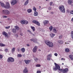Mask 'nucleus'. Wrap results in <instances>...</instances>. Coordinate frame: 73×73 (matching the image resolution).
Returning a JSON list of instances; mask_svg holds the SVG:
<instances>
[{
  "instance_id": "2eb2a0df",
  "label": "nucleus",
  "mask_w": 73,
  "mask_h": 73,
  "mask_svg": "<svg viewBox=\"0 0 73 73\" xmlns=\"http://www.w3.org/2000/svg\"><path fill=\"white\" fill-rule=\"evenodd\" d=\"M43 23L44 25H46V24H48L49 23V21L47 20H44L43 21Z\"/></svg>"
},
{
  "instance_id": "774afa93",
  "label": "nucleus",
  "mask_w": 73,
  "mask_h": 73,
  "mask_svg": "<svg viewBox=\"0 0 73 73\" xmlns=\"http://www.w3.org/2000/svg\"><path fill=\"white\" fill-rule=\"evenodd\" d=\"M39 50V51H41V50Z\"/></svg>"
},
{
  "instance_id": "a878e982",
  "label": "nucleus",
  "mask_w": 73,
  "mask_h": 73,
  "mask_svg": "<svg viewBox=\"0 0 73 73\" xmlns=\"http://www.w3.org/2000/svg\"><path fill=\"white\" fill-rule=\"evenodd\" d=\"M31 28L32 29L33 32H34V31H35V27H34L31 26Z\"/></svg>"
},
{
  "instance_id": "4c0bfd02",
  "label": "nucleus",
  "mask_w": 73,
  "mask_h": 73,
  "mask_svg": "<svg viewBox=\"0 0 73 73\" xmlns=\"http://www.w3.org/2000/svg\"><path fill=\"white\" fill-rule=\"evenodd\" d=\"M10 28V26H7V27H5V29H9V28Z\"/></svg>"
},
{
  "instance_id": "e433bc0d",
  "label": "nucleus",
  "mask_w": 73,
  "mask_h": 73,
  "mask_svg": "<svg viewBox=\"0 0 73 73\" xmlns=\"http://www.w3.org/2000/svg\"><path fill=\"white\" fill-rule=\"evenodd\" d=\"M2 17L3 18H7V17H8L7 16L3 15V16H2Z\"/></svg>"
},
{
  "instance_id": "09e8293b",
  "label": "nucleus",
  "mask_w": 73,
  "mask_h": 73,
  "mask_svg": "<svg viewBox=\"0 0 73 73\" xmlns=\"http://www.w3.org/2000/svg\"><path fill=\"white\" fill-rule=\"evenodd\" d=\"M36 73H41V71L38 70L37 71Z\"/></svg>"
},
{
  "instance_id": "4468645a",
  "label": "nucleus",
  "mask_w": 73,
  "mask_h": 73,
  "mask_svg": "<svg viewBox=\"0 0 73 73\" xmlns=\"http://www.w3.org/2000/svg\"><path fill=\"white\" fill-rule=\"evenodd\" d=\"M24 61L25 63L27 65H28L29 64V62H31V61L29 60H25Z\"/></svg>"
},
{
  "instance_id": "f8f14e48",
  "label": "nucleus",
  "mask_w": 73,
  "mask_h": 73,
  "mask_svg": "<svg viewBox=\"0 0 73 73\" xmlns=\"http://www.w3.org/2000/svg\"><path fill=\"white\" fill-rule=\"evenodd\" d=\"M3 36H5V37H8V35L5 32H3Z\"/></svg>"
},
{
  "instance_id": "20e7f679",
  "label": "nucleus",
  "mask_w": 73,
  "mask_h": 73,
  "mask_svg": "<svg viewBox=\"0 0 73 73\" xmlns=\"http://www.w3.org/2000/svg\"><path fill=\"white\" fill-rule=\"evenodd\" d=\"M59 10L62 13H65V7L63 5H62L59 6Z\"/></svg>"
},
{
  "instance_id": "412c9836",
  "label": "nucleus",
  "mask_w": 73,
  "mask_h": 73,
  "mask_svg": "<svg viewBox=\"0 0 73 73\" xmlns=\"http://www.w3.org/2000/svg\"><path fill=\"white\" fill-rule=\"evenodd\" d=\"M27 12L29 13H30L31 12H32V10L31 9H28L27 10Z\"/></svg>"
},
{
  "instance_id": "8fccbe9b",
  "label": "nucleus",
  "mask_w": 73,
  "mask_h": 73,
  "mask_svg": "<svg viewBox=\"0 0 73 73\" xmlns=\"http://www.w3.org/2000/svg\"><path fill=\"white\" fill-rule=\"evenodd\" d=\"M54 55L55 56H57V55H58V54H57V53H55L54 54Z\"/></svg>"
},
{
  "instance_id": "a211bd4d",
  "label": "nucleus",
  "mask_w": 73,
  "mask_h": 73,
  "mask_svg": "<svg viewBox=\"0 0 73 73\" xmlns=\"http://www.w3.org/2000/svg\"><path fill=\"white\" fill-rule=\"evenodd\" d=\"M15 49H16V48L15 47H14L12 48L11 49V52L12 53H13L15 52Z\"/></svg>"
},
{
  "instance_id": "1a4fd4ad",
  "label": "nucleus",
  "mask_w": 73,
  "mask_h": 73,
  "mask_svg": "<svg viewBox=\"0 0 73 73\" xmlns=\"http://www.w3.org/2000/svg\"><path fill=\"white\" fill-rule=\"evenodd\" d=\"M33 23H34V24H35L38 26H39L40 25V23L38 22V21H36V20H33L32 21Z\"/></svg>"
},
{
  "instance_id": "79ce46f5",
  "label": "nucleus",
  "mask_w": 73,
  "mask_h": 73,
  "mask_svg": "<svg viewBox=\"0 0 73 73\" xmlns=\"http://www.w3.org/2000/svg\"><path fill=\"white\" fill-rule=\"evenodd\" d=\"M62 37V35H60L59 36V39H61Z\"/></svg>"
},
{
  "instance_id": "9b49d317",
  "label": "nucleus",
  "mask_w": 73,
  "mask_h": 73,
  "mask_svg": "<svg viewBox=\"0 0 73 73\" xmlns=\"http://www.w3.org/2000/svg\"><path fill=\"white\" fill-rule=\"evenodd\" d=\"M58 29L57 28L54 27L53 28V32L54 33H57L58 32Z\"/></svg>"
},
{
  "instance_id": "cd10ccee",
  "label": "nucleus",
  "mask_w": 73,
  "mask_h": 73,
  "mask_svg": "<svg viewBox=\"0 0 73 73\" xmlns=\"http://www.w3.org/2000/svg\"><path fill=\"white\" fill-rule=\"evenodd\" d=\"M53 29V27L52 26H51L49 27V29H50V31H52V29Z\"/></svg>"
},
{
  "instance_id": "58836bf2",
  "label": "nucleus",
  "mask_w": 73,
  "mask_h": 73,
  "mask_svg": "<svg viewBox=\"0 0 73 73\" xmlns=\"http://www.w3.org/2000/svg\"><path fill=\"white\" fill-rule=\"evenodd\" d=\"M31 41H33L34 42H35V43H36V41H34V40H33V39H31Z\"/></svg>"
},
{
  "instance_id": "aec40b11",
  "label": "nucleus",
  "mask_w": 73,
  "mask_h": 73,
  "mask_svg": "<svg viewBox=\"0 0 73 73\" xmlns=\"http://www.w3.org/2000/svg\"><path fill=\"white\" fill-rule=\"evenodd\" d=\"M50 35L51 37L53 38L54 37V36H55V34L51 33L50 34Z\"/></svg>"
},
{
  "instance_id": "423d86ee",
  "label": "nucleus",
  "mask_w": 73,
  "mask_h": 73,
  "mask_svg": "<svg viewBox=\"0 0 73 73\" xmlns=\"http://www.w3.org/2000/svg\"><path fill=\"white\" fill-rule=\"evenodd\" d=\"M4 8L5 9H10L11 8V7L10 6L9 3L8 2H6V5H5Z\"/></svg>"
},
{
  "instance_id": "0e129e2a",
  "label": "nucleus",
  "mask_w": 73,
  "mask_h": 73,
  "mask_svg": "<svg viewBox=\"0 0 73 73\" xmlns=\"http://www.w3.org/2000/svg\"><path fill=\"white\" fill-rule=\"evenodd\" d=\"M63 58H61V60H63Z\"/></svg>"
},
{
  "instance_id": "6ab92c4d",
  "label": "nucleus",
  "mask_w": 73,
  "mask_h": 73,
  "mask_svg": "<svg viewBox=\"0 0 73 73\" xmlns=\"http://www.w3.org/2000/svg\"><path fill=\"white\" fill-rule=\"evenodd\" d=\"M34 15L35 16H38V12L37 11H34Z\"/></svg>"
},
{
  "instance_id": "473e14b6",
  "label": "nucleus",
  "mask_w": 73,
  "mask_h": 73,
  "mask_svg": "<svg viewBox=\"0 0 73 73\" xmlns=\"http://www.w3.org/2000/svg\"><path fill=\"white\" fill-rule=\"evenodd\" d=\"M1 46H5V44L2 43L0 45Z\"/></svg>"
},
{
  "instance_id": "69168bd1",
  "label": "nucleus",
  "mask_w": 73,
  "mask_h": 73,
  "mask_svg": "<svg viewBox=\"0 0 73 73\" xmlns=\"http://www.w3.org/2000/svg\"><path fill=\"white\" fill-rule=\"evenodd\" d=\"M41 8V6H39V8Z\"/></svg>"
},
{
  "instance_id": "680f3d73",
  "label": "nucleus",
  "mask_w": 73,
  "mask_h": 73,
  "mask_svg": "<svg viewBox=\"0 0 73 73\" xmlns=\"http://www.w3.org/2000/svg\"><path fill=\"white\" fill-rule=\"evenodd\" d=\"M18 52H20V50L19 49H18Z\"/></svg>"
},
{
  "instance_id": "bf43d9fd",
  "label": "nucleus",
  "mask_w": 73,
  "mask_h": 73,
  "mask_svg": "<svg viewBox=\"0 0 73 73\" xmlns=\"http://www.w3.org/2000/svg\"><path fill=\"white\" fill-rule=\"evenodd\" d=\"M53 13H54L53 12H51V14H53Z\"/></svg>"
},
{
  "instance_id": "ea45409f",
  "label": "nucleus",
  "mask_w": 73,
  "mask_h": 73,
  "mask_svg": "<svg viewBox=\"0 0 73 73\" xmlns=\"http://www.w3.org/2000/svg\"><path fill=\"white\" fill-rule=\"evenodd\" d=\"M34 60L36 62H37V61H38V59H37V58H34Z\"/></svg>"
},
{
  "instance_id": "f03ea898",
  "label": "nucleus",
  "mask_w": 73,
  "mask_h": 73,
  "mask_svg": "<svg viewBox=\"0 0 73 73\" xmlns=\"http://www.w3.org/2000/svg\"><path fill=\"white\" fill-rule=\"evenodd\" d=\"M14 28H13L11 30L12 32L13 33H16L17 31H19V27L17 26H14Z\"/></svg>"
},
{
  "instance_id": "72a5a7b5",
  "label": "nucleus",
  "mask_w": 73,
  "mask_h": 73,
  "mask_svg": "<svg viewBox=\"0 0 73 73\" xmlns=\"http://www.w3.org/2000/svg\"><path fill=\"white\" fill-rule=\"evenodd\" d=\"M21 23L22 24H25V21H21Z\"/></svg>"
},
{
  "instance_id": "f257e3e1",
  "label": "nucleus",
  "mask_w": 73,
  "mask_h": 73,
  "mask_svg": "<svg viewBox=\"0 0 73 73\" xmlns=\"http://www.w3.org/2000/svg\"><path fill=\"white\" fill-rule=\"evenodd\" d=\"M54 64L55 66H54L53 67V70H54V71H56V70H60V72H62L63 73H66V72H68V68H66L64 69H60V66L57 64L55 63Z\"/></svg>"
},
{
  "instance_id": "5701e85b",
  "label": "nucleus",
  "mask_w": 73,
  "mask_h": 73,
  "mask_svg": "<svg viewBox=\"0 0 73 73\" xmlns=\"http://www.w3.org/2000/svg\"><path fill=\"white\" fill-rule=\"evenodd\" d=\"M69 57L70 58L71 60H73V56L70 55L69 56Z\"/></svg>"
},
{
  "instance_id": "dca6fc26",
  "label": "nucleus",
  "mask_w": 73,
  "mask_h": 73,
  "mask_svg": "<svg viewBox=\"0 0 73 73\" xmlns=\"http://www.w3.org/2000/svg\"><path fill=\"white\" fill-rule=\"evenodd\" d=\"M28 3H29V0H27L25 2V3L24 4V6H26L28 4Z\"/></svg>"
},
{
  "instance_id": "6e6552de",
  "label": "nucleus",
  "mask_w": 73,
  "mask_h": 73,
  "mask_svg": "<svg viewBox=\"0 0 73 73\" xmlns=\"http://www.w3.org/2000/svg\"><path fill=\"white\" fill-rule=\"evenodd\" d=\"M17 1L16 0H13L11 1V3L12 5H14L17 3Z\"/></svg>"
},
{
  "instance_id": "49530a36",
  "label": "nucleus",
  "mask_w": 73,
  "mask_h": 73,
  "mask_svg": "<svg viewBox=\"0 0 73 73\" xmlns=\"http://www.w3.org/2000/svg\"><path fill=\"white\" fill-rule=\"evenodd\" d=\"M27 32H29V33H31V34H32V32H31V31L30 30H28L27 31Z\"/></svg>"
},
{
  "instance_id": "f704fd0d",
  "label": "nucleus",
  "mask_w": 73,
  "mask_h": 73,
  "mask_svg": "<svg viewBox=\"0 0 73 73\" xmlns=\"http://www.w3.org/2000/svg\"><path fill=\"white\" fill-rule=\"evenodd\" d=\"M70 14L71 15H73V10H71L70 11Z\"/></svg>"
},
{
  "instance_id": "c85d7f7f",
  "label": "nucleus",
  "mask_w": 73,
  "mask_h": 73,
  "mask_svg": "<svg viewBox=\"0 0 73 73\" xmlns=\"http://www.w3.org/2000/svg\"><path fill=\"white\" fill-rule=\"evenodd\" d=\"M33 10L35 11H35H36L37 9L35 7H34L33 8Z\"/></svg>"
},
{
  "instance_id": "b1692460",
  "label": "nucleus",
  "mask_w": 73,
  "mask_h": 73,
  "mask_svg": "<svg viewBox=\"0 0 73 73\" xmlns=\"http://www.w3.org/2000/svg\"><path fill=\"white\" fill-rule=\"evenodd\" d=\"M66 52H69L70 51V50L68 48H66L65 49Z\"/></svg>"
},
{
  "instance_id": "e2e57ef3",
  "label": "nucleus",
  "mask_w": 73,
  "mask_h": 73,
  "mask_svg": "<svg viewBox=\"0 0 73 73\" xmlns=\"http://www.w3.org/2000/svg\"><path fill=\"white\" fill-rule=\"evenodd\" d=\"M63 60H64V61H65V58H63Z\"/></svg>"
},
{
  "instance_id": "39448f33",
  "label": "nucleus",
  "mask_w": 73,
  "mask_h": 73,
  "mask_svg": "<svg viewBox=\"0 0 73 73\" xmlns=\"http://www.w3.org/2000/svg\"><path fill=\"white\" fill-rule=\"evenodd\" d=\"M2 13L3 15H8L10 14V12L7 9H4L2 11Z\"/></svg>"
},
{
  "instance_id": "3c124183",
  "label": "nucleus",
  "mask_w": 73,
  "mask_h": 73,
  "mask_svg": "<svg viewBox=\"0 0 73 73\" xmlns=\"http://www.w3.org/2000/svg\"><path fill=\"white\" fill-rule=\"evenodd\" d=\"M50 5H52V4H53V2H50Z\"/></svg>"
},
{
  "instance_id": "ddd939ff",
  "label": "nucleus",
  "mask_w": 73,
  "mask_h": 73,
  "mask_svg": "<svg viewBox=\"0 0 73 73\" xmlns=\"http://www.w3.org/2000/svg\"><path fill=\"white\" fill-rule=\"evenodd\" d=\"M23 73H28V70L27 67H25V69H24L23 71Z\"/></svg>"
},
{
  "instance_id": "7ed1b4c3",
  "label": "nucleus",
  "mask_w": 73,
  "mask_h": 73,
  "mask_svg": "<svg viewBox=\"0 0 73 73\" xmlns=\"http://www.w3.org/2000/svg\"><path fill=\"white\" fill-rule=\"evenodd\" d=\"M45 43L49 47H52V46H53V43L51 42L50 41H46L45 42Z\"/></svg>"
},
{
  "instance_id": "de8ad7c7",
  "label": "nucleus",
  "mask_w": 73,
  "mask_h": 73,
  "mask_svg": "<svg viewBox=\"0 0 73 73\" xmlns=\"http://www.w3.org/2000/svg\"><path fill=\"white\" fill-rule=\"evenodd\" d=\"M5 51L6 52H7L8 51V49L7 48H6L5 49Z\"/></svg>"
},
{
  "instance_id": "4d7b16f0",
  "label": "nucleus",
  "mask_w": 73,
  "mask_h": 73,
  "mask_svg": "<svg viewBox=\"0 0 73 73\" xmlns=\"http://www.w3.org/2000/svg\"><path fill=\"white\" fill-rule=\"evenodd\" d=\"M27 46H29V44H27Z\"/></svg>"
},
{
  "instance_id": "13d9d810",
  "label": "nucleus",
  "mask_w": 73,
  "mask_h": 73,
  "mask_svg": "<svg viewBox=\"0 0 73 73\" xmlns=\"http://www.w3.org/2000/svg\"><path fill=\"white\" fill-rule=\"evenodd\" d=\"M71 21H72V22H73V18H72L71 20Z\"/></svg>"
},
{
  "instance_id": "c756f323",
  "label": "nucleus",
  "mask_w": 73,
  "mask_h": 73,
  "mask_svg": "<svg viewBox=\"0 0 73 73\" xmlns=\"http://www.w3.org/2000/svg\"><path fill=\"white\" fill-rule=\"evenodd\" d=\"M69 4H72V0H69L68 2Z\"/></svg>"
},
{
  "instance_id": "c9c22d12",
  "label": "nucleus",
  "mask_w": 73,
  "mask_h": 73,
  "mask_svg": "<svg viewBox=\"0 0 73 73\" xmlns=\"http://www.w3.org/2000/svg\"><path fill=\"white\" fill-rule=\"evenodd\" d=\"M22 56V55L21 54H18L17 55L18 57H21Z\"/></svg>"
},
{
  "instance_id": "a19ab883",
  "label": "nucleus",
  "mask_w": 73,
  "mask_h": 73,
  "mask_svg": "<svg viewBox=\"0 0 73 73\" xmlns=\"http://www.w3.org/2000/svg\"><path fill=\"white\" fill-rule=\"evenodd\" d=\"M28 23V22L26 21H25V24H27Z\"/></svg>"
},
{
  "instance_id": "6e6d98bb",
  "label": "nucleus",
  "mask_w": 73,
  "mask_h": 73,
  "mask_svg": "<svg viewBox=\"0 0 73 73\" xmlns=\"http://www.w3.org/2000/svg\"><path fill=\"white\" fill-rule=\"evenodd\" d=\"M34 40L35 41H36V42H37V39H35Z\"/></svg>"
},
{
  "instance_id": "2f4dec72",
  "label": "nucleus",
  "mask_w": 73,
  "mask_h": 73,
  "mask_svg": "<svg viewBox=\"0 0 73 73\" xmlns=\"http://www.w3.org/2000/svg\"><path fill=\"white\" fill-rule=\"evenodd\" d=\"M47 60L48 61H50V58L49 57H48V56H46Z\"/></svg>"
},
{
  "instance_id": "c03bdc74",
  "label": "nucleus",
  "mask_w": 73,
  "mask_h": 73,
  "mask_svg": "<svg viewBox=\"0 0 73 73\" xmlns=\"http://www.w3.org/2000/svg\"><path fill=\"white\" fill-rule=\"evenodd\" d=\"M15 36L16 38H17V37H19V35L17 34H16L15 35Z\"/></svg>"
},
{
  "instance_id": "f3484780",
  "label": "nucleus",
  "mask_w": 73,
  "mask_h": 73,
  "mask_svg": "<svg viewBox=\"0 0 73 73\" xmlns=\"http://www.w3.org/2000/svg\"><path fill=\"white\" fill-rule=\"evenodd\" d=\"M0 4L1 5L2 7H4H4H5V5L4 4V3L2 2H0Z\"/></svg>"
},
{
  "instance_id": "7c9ffc66",
  "label": "nucleus",
  "mask_w": 73,
  "mask_h": 73,
  "mask_svg": "<svg viewBox=\"0 0 73 73\" xmlns=\"http://www.w3.org/2000/svg\"><path fill=\"white\" fill-rule=\"evenodd\" d=\"M41 66L40 64H37L36 65V67H41Z\"/></svg>"
},
{
  "instance_id": "0eeeda50",
  "label": "nucleus",
  "mask_w": 73,
  "mask_h": 73,
  "mask_svg": "<svg viewBox=\"0 0 73 73\" xmlns=\"http://www.w3.org/2000/svg\"><path fill=\"white\" fill-rule=\"evenodd\" d=\"M7 62H14V61H15V59L13 58L12 57H9L7 59Z\"/></svg>"
},
{
  "instance_id": "338daca9",
  "label": "nucleus",
  "mask_w": 73,
  "mask_h": 73,
  "mask_svg": "<svg viewBox=\"0 0 73 73\" xmlns=\"http://www.w3.org/2000/svg\"><path fill=\"white\" fill-rule=\"evenodd\" d=\"M62 65H64V63H62Z\"/></svg>"
},
{
  "instance_id": "603ef678",
  "label": "nucleus",
  "mask_w": 73,
  "mask_h": 73,
  "mask_svg": "<svg viewBox=\"0 0 73 73\" xmlns=\"http://www.w3.org/2000/svg\"><path fill=\"white\" fill-rule=\"evenodd\" d=\"M52 9V7H48V10H51Z\"/></svg>"
},
{
  "instance_id": "864d4df0",
  "label": "nucleus",
  "mask_w": 73,
  "mask_h": 73,
  "mask_svg": "<svg viewBox=\"0 0 73 73\" xmlns=\"http://www.w3.org/2000/svg\"><path fill=\"white\" fill-rule=\"evenodd\" d=\"M20 35H21V36H23V34L21 33H20Z\"/></svg>"
},
{
  "instance_id": "052dcab7",
  "label": "nucleus",
  "mask_w": 73,
  "mask_h": 73,
  "mask_svg": "<svg viewBox=\"0 0 73 73\" xmlns=\"http://www.w3.org/2000/svg\"><path fill=\"white\" fill-rule=\"evenodd\" d=\"M65 44H67H67H69V43H68L65 42Z\"/></svg>"
},
{
  "instance_id": "9d476101",
  "label": "nucleus",
  "mask_w": 73,
  "mask_h": 73,
  "mask_svg": "<svg viewBox=\"0 0 73 73\" xmlns=\"http://www.w3.org/2000/svg\"><path fill=\"white\" fill-rule=\"evenodd\" d=\"M38 47L37 46H35L33 48V51L34 53H36L37 52V50Z\"/></svg>"
},
{
  "instance_id": "bb28decb",
  "label": "nucleus",
  "mask_w": 73,
  "mask_h": 73,
  "mask_svg": "<svg viewBox=\"0 0 73 73\" xmlns=\"http://www.w3.org/2000/svg\"><path fill=\"white\" fill-rule=\"evenodd\" d=\"M47 56L50 58L52 56V54H48V55Z\"/></svg>"
},
{
  "instance_id": "393cba45",
  "label": "nucleus",
  "mask_w": 73,
  "mask_h": 73,
  "mask_svg": "<svg viewBox=\"0 0 73 73\" xmlns=\"http://www.w3.org/2000/svg\"><path fill=\"white\" fill-rule=\"evenodd\" d=\"M58 42L59 44H63V40H60L58 41Z\"/></svg>"
},
{
  "instance_id": "a18cd8bd",
  "label": "nucleus",
  "mask_w": 73,
  "mask_h": 73,
  "mask_svg": "<svg viewBox=\"0 0 73 73\" xmlns=\"http://www.w3.org/2000/svg\"><path fill=\"white\" fill-rule=\"evenodd\" d=\"M3 55L0 54V59H2V58H3Z\"/></svg>"
},
{
  "instance_id": "4be33fe9",
  "label": "nucleus",
  "mask_w": 73,
  "mask_h": 73,
  "mask_svg": "<svg viewBox=\"0 0 73 73\" xmlns=\"http://www.w3.org/2000/svg\"><path fill=\"white\" fill-rule=\"evenodd\" d=\"M21 50L22 51V52H23V53H24L25 52V48H23L21 49Z\"/></svg>"
},
{
  "instance_id": "37998d69",
  "label": "nucleus",
  "mask_w": 73,
  "mask_h": 73,
  "mask_svg": "<svg viewBox=\"0 0 73 73\" xmlns=\"http://www.w3.org/2000/svg\"><path fill=\"white\" fill-rule=\"evenodd\" d=\"M66 12L67 13H69L70 12V10H69L67 9L66 11Z\"/></svg>"
},
{
  "instance_id": "5fc2aeb1",
  "label": "nucleus",
  "mask_w": 73,
  "mask_h": 73,
  "mask_svg": "<svg viewBox=\"0 0 73 73\" xmlns=\"http://www.w3.org/2000/svg\"><path fill=\"white\" fill-rule=\"evenodd\" d=\"M71 34L72 35H73V31H72L71 32Z\"/></svg>"
}]
</instances>
